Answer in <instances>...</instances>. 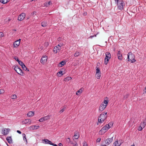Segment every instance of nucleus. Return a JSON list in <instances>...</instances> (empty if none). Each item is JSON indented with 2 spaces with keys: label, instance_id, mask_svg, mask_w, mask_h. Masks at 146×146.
Segmentation results:
<instances>
[{
  "label": "nucleus",
  "instance_id": "1",
  "mask_svg": "<svg viewBox=\"0 0 146 146\" xmlns=\"http://www.w3.org/2000/svg\"><path fill=\"white\" fill-rule=\"evenodd\" d=\"M107 112H103L101 114L98 118V122L100 123H103L107 118Z\"/></svg>",
  "mask_w": 146,
  "mask_h": 146
},
{
  "label": "nucleus",
  "instance_id": "2",
  "mask_svg": "<svg viewBox=\"0 0 146 146\" xmlns=\"http://www.w3.org/2000/svg\"><path fill=\"white\" fill-rule=\"evenodd\" d=\"M135 56L131 52H129L127 54V59L129 61H130L132 63L134 62L135 61Z\"/></svg>",
  "mask_w": 146,
  "mask_h": 146
},
{
  "label": "nucleus",
  "instance_id": "3",
  "mask_svg": "<svg viewBox=\"0 0 146 146\" xmlns=\"http://www.w3.org/2000/svg\"><path fill=\"white\" fill-rule=\"evenodd\" d=\"M109 129V127H108L107 125H106L105 126L103 127L99 131V134L102 135L104 134Z\"/></svg>",
  "mask_w": 146,
  "mask_h": 146
},
{
  "label": "nucleus",
  "instance_id": "4",
  "mask_svg": "<svg viewBox=\"0 0 146 146\" xmlns=\"http://www.w3.org/2000/svg\"><path fill=\"white\" fill-rule=\"evenodd\" d=\"M118 8L120 10H122L123 9L124 7L125 6V5L124 1L121 0L119 1L118 3H117Z\"/></svg>",
  "mask_w": 146,
  "mask_h": 146
},
{
  "label": "nucleus",
  "instance_id": "5",
  "mask_svg": "<svg viewBox=\"0 0 146 146\" xmlns=\"http://www.w3.org/2000/svg\"><path fill=\"white\" fill-rule=\"evenodd\" d=\"M14 69L18 74L21 76L23 75V73L22 72V70L18 66H15Z\"/></svg>",
  "mask_w": 146,
  "mask_h": 146
},
{
  "label": "nucleus",
  "instance_id": "6",
  "mask_svg": "<svg viewBox=\"0 0 146 146\" xmlns=\"http://www.w3.org/2000/svg\"><path fill=\"white\" fill-rule=\"evenodd\" d=\"M106 107V105H104L103 104H101L99 108V112L100 113L101 112L104 110Z\"/></svg>",
  "mask_w": 146,
  "mask_h": 146
},
{
  "label": "nucleus",
  "instance_id": "7",
  "mask_svg": "<svg viewBox=\"0 0 146 146\" xmlns=\"http://www.w3.org/2000/svg\"><path fill=\"white\" fill-rule=\"evenodd\" d=\"M21 39H19L15 41L13 44V46L14 48H17L20 44Z\"/></svg>",
  "mask_w": 146,
  "mask_h": 146
},
{
  "label": "nucleus",
  "instance_id": "8",
  "mask_svg": "<svg viewBox=\"0 0 146 146\" xmlns=\"http://www.w3.org/2000/svg\"><path fill=\"white\" fill-rule=\"evenodd\" d=\"M61 49V47L57 45L54 47L53 51L54 53H57L58 52H59Z\"/></svg>",
  "mask_w": 146,
  "mask_h": 146
},
{
  "label": "nucleus",
  "instance_id": "9",
  "mask_svg": "<svg viewBox=\"0 0 146 146\" xmlns=\"http://www.w3.org/2000/svg\"><path fill=\"white\" fill-rule=\"evenodd\" d=\"M25 16V13H22L18 16V19L19 21H22L24 19Z\"/></svg>",
  "mask_w": 146,
  "mask_h": 146
},
{
  "label": "nucleus",
  "instance_id": "10",
  "mask_svg": "<svg viewBox=\"0 0 146 146\" xmlns=\"http://www.w3.org/2000/svg\"><path fill=\"white\" fill-rule=\"evenodd\" d=\"M47 59V56H43L40 60V62L44 64L46 61Z\"/></svg>",
  "mask_w": 146,
  "mask_h": 146
},
{
  "label": "nucleus",
  "instance_id": "11",
  "mask_svg": "<svg viewBox=\"0 0 146 146\" xmlns=\"http://www.w3.org/2000/svg\"><path fill=\"white\" fill-rule=\"evenodd\" d=\"M113 137H112L111 138H108L107 139H106L105 141V142L106 144L108 145H109L110 143L113 141Z\"/></svg>",
  "mask_w": 146,
  "mask_h": 146
},
{
  "label": "nucleus",
  "instance_id": "12",
  "mask_svg": "<svg viewBox=\"0 0 146 146\" xmlns=\"http://www.w3.org/2000/svg\"><path fill=\"white\" fill-rule=\"evenodd\" d=\"M42 141H43V143H44L46 144H49L50 145H51L52 143L49 140L47 139H42Z\"/></svg>",
  "mask_w": 146,
  "mask_h": 146
},
{
  "label": "nucleus",
  "instance_id": "13",
  "mask_svg": "<svg viewBox=\"0 0 146 146\" xmlns=\"http://www.w3.org/2000/svg\"><path fill=\"white\" fill-rule=\"evenodd\" d=\"M9 130L10 129L8 128L4 129L3 130H2V131L3 132L2 133L4 135H7L9 133Z\"/></svg>",
  "mask_w": 146,
  "mask_h": 146
},
{
  "label": "nucleus",
  "instance_id": "14",
  "mask_svg": "<svg viewBox=\"0 0 146 146\" xmlns=\"http://www.w3.org/2000/svg\"><path fill=\"white\" fill-rule=\"evenodd\" d=\"M118 58L120 60H122L123 58L122 55L120 50H118L117 53Z\"/></svg>",
  "mask_w": 146,
  "mask_h": 146
},
{
  "label": "nucleus",
  "instance_id": "15",
  "mask_svg": "<svg viewBox=\"0 0 146 146\" xmlns=\"http://www.w3.org/2000/svg\"><path fill=\"white\" fill-rule=\"evenodd\" d=\"M146 124V117L145 119L143 120V122H141L140 124V125L144 128Z\"/></svg>",
  "mask_w": 146,
  "mask_h": 146
},
{
  "label": "nucleus",
  "instance_id": "16",
  "mask_svg": "<svg viewBox=\"0 0 146 146\" xmlns=\"http://www.w3.org/2000/svg\"><path fill=\"white\" fill-rule=\"evenodd\" d=\"M111 57V55L110 52H107L106 53V57L105 58H108V59H110Z\"/></svg>",
  "mask_w": 146,
  "mask_h": 146
},
{
  "label": "nucleus",
  "instance_id": "17",
  "mask_svg": "<svg viewBox=\"0 0 146 146\" xmlns=\"http://www.w3.org/2000/svg\"><path fill=\"white\" fill-rule=\"evenodd\" d=\"M31 122V120L29 119H26L23 121V123L24 124H26L29 123H30Z\"/></svg>",
  "mask_w": 146,
  "mask_h": 146
},
{
  "label": "nucleus",
  "instance_id": "18",
  "mask_svg": "<svg viewBox=\"0 0 146 146\" xmlns=\"http://www.w3.org/2000/svg\"><path fill=\"white\" fill-rule=\"evenodd\" d=\"M6 140L9 143H12V140L11 137H7L6 138Z\"/></svg>",
  "mask_w": 146,
  "mask_h": 146
},
{
  "label": "nucleus",
  "instance_id": "19",
  "mask_svg": "<svg viewBox=\"0 0 146 146\" xmlns=\"http://www.w3.org/2000/svg\"><path fill=\"white\" fill-rule=\"evenodd\" d=\"M66 62L64 61H62L58 64V66L59 67H61L63 66L65 64Z\"/></svg>",
  "mask_w": 146,
  "mask_h": 146
},
{
  "label": "nucleus",
  "instance_id": "20",
  "mask_svg": "<svg viewBox=\"0 0 146 146\" xmlns=\"http://www.w3.org/2000/svg\"><path fill=\"white\" fill-rule=\"evenodd\" d=\"M80 55V52L78 51H76L74 54V56L75 57H77L79 56Z\"/></svg>",
  "mask_w": 146,
  "mask_h": 146
},
{
  "label": "nucleus",
  "instance_id": "21",
  "mask_svg": "<svg viewBox=\"0 0 146 146\" xmlns=\"http://www.w3.org/2000/svg\"><path fill=\"white\" fill-rule=\"evenodd\" d=\"M34 115V113L31 111L29 112L27 114V115L29 117H32Z\"/></svg>",
  "mask_w": 146,
  "mask_h": 146
},
{
  "label": "nucleus",
  "instance_id": "22",
  "mask_svg": "<svg viewBox=\"0 0 146 146\" xmlns=\"http://www.w3.org/2000/svg\"><path fill=\"white\" fill-rule=\"evenodd\" d=\"M74 136L75 139H77L79 137V135L77 132H75Z\"/></svg>",
  "mask_w": 146,
  "mask_h": 146
},
{
  "label": "nucleus",
  "instance_id": "23",
  "mask_svg": "<svg viewBox=\"0 0 146 146\" xmlns=\"http://www.w3.org/2000/svg\"><path fill=\"white\" fill-rule=\"evenodd\" d=\"M47 25V23L46 21H43L41 23V26L43 27H45Z\"/></svg>",
  "mask_w": 146,
  "mask_h": 146
},
{
  "label": "nucleus",
  "instance_id": "24",
  "mask_svg": "<svg viewBox=\"0 0 146 146\" xmlns=\"http://www.w3.org/2000/svg\"><path fill=\"white\" fill-rule=\"evenodd\" d=\"M82 92V89H79L77 91L76 93V94L77 95H79L80 94H81Z\"/></svg>",
  "mask_w": 146,
  "mask_h": 146
},
{
  "label": "nucleus",
  "instance_id": "25",
  "mask_svg": "<svg viewBox=\"0 0 146 146\" xmlns=\"http://www.w3.org/2000/svg\"><path fill=\"white\" fill-rule=\"evenodd\" d=\"M101 73H96L95 74V77L97 79H100L101 76Z\"/></svg>",
  "mask_w": 146,
  "mask_h": 146
},
{
  "label": "nucleus",
  "instance_id": "26",
  "mask_svg": "<svg viewBox=\"0 0 146 146\" xmlns=\"http://www.w3.org/2000/svg\"><path fill=\"white\" fill-rule=\"evenodd\" d=\"M113 145L115 146H119L121 145V143H120L119 145L118 141L117 140V141H115Z\"/></svg>",
  "mask_w": 146,
  "mask_h": 146
},
{
  "label": "nucleus",
  "instance_id": "27",
  "mask_svg": "<svg viewBox=\"0 0 146 146\" xmlns=\"http://www.w3.org/2000/svg\"><path fill=\"white\" fill-rule=\"evenodd\" d=\"M9 1V0H1L0 2L3 4H5L7 3Z\"/></svg>",
  "mask_w": 146,
  "mask_h": 146
},
{
  "label": "nucleus",
  "instance_id": "28",
  "mask_svg": "<svg viewBox=\"0 0 146 146\" xmlns=\"http://www.w3.org/2000/svg\"><path fill=\"white\" fill-rule=\"evenodd\" d=\"M113 125V123L111 122L109 123L108 124H106L107 126L109 127V128L111 127Z\"/></svg>",
  "mask_w": 146,
  "mask_h": 146
},
{
  "label": "nucleus",
  "instance_id": "29",
  "mask_svg": "<svg viewBox=\"0 0 146 146\" xmlns=\"http://www.w3.org/2000/svg\"><path fill=\"white\" fill-rule=\"evenodd\" d=\"M110 59H108V58H105L104 59V64L106 65L108 63Z\"/></svg>",
  "mask_w": 146,
  "mask_h": 146
},
{
  "label": "nucleus",
  "instance_id": "30",
  "mask_svg": "<svg viewBox=\"0 0 146 146\" xmlns=\"http://www.w3.org/2000/svg\"><path fill=\"white\" fill-rule=\"evenodd\" d=\"M35 125H32L29 127V129L31 130L35 129Z\"/></svg>",
  "mask_w": 146,
  "mask_h": 146
},
{
  "label": "nucleus",
  "instance_id": "31",
  "mask_svg": "<svg viewBox=\"0 0 146 146\" xmlns=\"http://www.w3.org/2000/svg\"><path fill=\"white\" fill-rule=\"evenodd\" d=\"M43 117L44 121H45L49 119L50 118V117L49 115H47Z\"/></svg>",
  "mask_w": 146,
  "mask_h": 146
},
{
  "label": "nucleus",
  "instance_id": "32",
  "mask_svg": "<svg viewBox=\"0 0 146 146\" xmlns=\"http://www.w3.org/2000/svg\"><path fill=\"white\" fill-rule=\"evenodd\" d=\"M66 107L65 106H64L63 108H61V110L60 111L59 113H61L63 112L66 109Z\"/></svg>",
  "mask_w": 146,
  "mask_h": 146
},
{
  "label": "nucleus",
  "instance_id": "33",
  "mask_svg": "<svg viewBox=\"0 0 146 146\" xmlns=\"http://www.w3.org/2000/svg\"><path fill=\"white\" fill-rule=\"evenodd\" d=\"M51 4V2L50 1H49L48 3H45L44 5L46 7H48L49 5Z\"/></svg>",
  "mask_w": 146,
  "mask_h": 146
},
{
  "label": "nucleus",
  "instance_id": "34",
  "mask_svg": "<svg viewBox=\"0 0 146 146\" xmlns=\"http://www.w3.org/2000/svg\"><path fill=\"white\" fill-rule=\"evenodd\" d=\"M22 135L23 137V139L24 141H25L27 142V141L26 138V135L25 133H23Z\"/></svg>",
  "mask_w": 146,
  "mask_h": 146
},
{
  "label": "nucleus",
  "instance_id": "35",
  "mask_svg": "<svg viewBox=\"0 0 146 146\" xmlns=\"http://www.w3.org/2000/svg\"><path fill=\"white\" fill-rule=\"evenodd\" d=\"M62 73H63V72L62 71H61V70L60 71L57 73V74H60L61 75H58V76H61L63 74Z\"/></svg>",
  "mask_w": 146,
  "mask_h": 146
},
{
  "label": "nucleus",
  "instance_id": "36",
  "mask_svg": "<svg viewBox=\"0 0 146 146\" xmlns=\"http://www.w3.org/2000/svg\"><path fill=\"white\" fill-rule=\"evenodd\" d=\"M108 100H104V102L102 103V104H104V105H106V106H107V104H108Z\"/></svg>",
  "mask_w": 146,
  "mask_h": 146
},
{
  "label": "nucleus",
  "instance_id": "37",
  "mask_svg": "<svg viewBox=\"0 0 146 146\" xmlns=\"http://www.w3.org/2000/svg\"><path fill=\"white\" fill-rule=\"evenodd\" d=\"M96 73H100V68L98 67H96Z\"/></svg>",
  "mask_w": 146,
  "mask_h": 146
},
{
  "label": "nucleus",
  "instance_id": "38",
  "mask_svg": "<svg viewBox=\"0 0 146 146\" xmlns=\"http://www.w3.org/2000/svg\"><path fill=\"white\" fill-rule=\"evenodd\" d=\"M17 98V96L16 95L14 94L12 96L11 98L13 99H16Z\"/></svg>",
  "mask_w": 146,
  "mask_h": 146
},
{
  "label": "nucleus",
  "instance_id": "39",
  "mask_svg": "<svg viewBox=\"0 0 146 146\" xmlns=\"http://www.w3.org/2000/svg\"><path fill=\"white\" fill-rule=\"evenodd\" d=\"M71 144L73 145V146H78V144L77 142L75 143L72 142Z\"/></svg>",
  "mask_w": 146,
  "mask_h": 146
},
{
  "label": "nucleus",
  "instance_id": "40",
  "mask_svg": "<svg viewBox=\"0 0 146 146\" xmlns=\"http://www.w3.org/2000/svg\"><path fill=\"white\" fill-rule=\"evenodd\" d=\"M19 64L21 66H22V65H23L24 64V63L21 61H19L18 62Z\"/></svg>",
  "mask_w": 146,
  "mask_h": 146
},
{
  "label": "nucleus",
  "instance_id": "41",
  "mask_svg": "<svg viewBox=\"0 0 146 146\" xmlns=\"http://www.w3.org/2000/svg\"><path fill=\"white\" fill-rule=\"evenodd\" d=\"M143 128L140 125V126L138 128V130L139 131H141Z\"/></svg>",
  "mask_w": 146,
  "mask_h": 146
},
{
  "label": "nucleus",
  "instance_id": "42",
  "mask_svg": "<svg viewBox=\"0 0 146 146\" xmlns=\"http://www.w3.org/2000/svg\"><path fill=\"white\" fill-rule=\"evenodd\" d=\"M83 146H88L87 143L85 141L83 142Z\"/></svg>",
  "mask_w": 146,
  "mask_h": 146
},
{
  "label": "nucleus",
  "instance_id": "43",
  "mask_svg": "<svg viewBox=\"0 0 146 146\" xmlns=\"http://www.w3.org/2000/svg\"><path fill=\"white\" fill-rule=\"evenodd\" d=\"M64 45V44L63 43H59L57 45L58 46H60V47H61L63 46Z\"/></svg>",
  "mask_w": 146,
  "mask_h": 146
},
{
  "label": "nucleus",
  "instance_id": "44",
  "mask_svg": "<svg viewBox=\"0 0 146 146\" xmlns=\"http://www.w3.org/2000/svg\"><path fill=\"white\" fill-rule=\"evenodd\" d=\"M66 141L68 143L70 142V139L69 138H68L66 139Z\"/></svg>",
  "mask_w": 146,
  "mask_h": 146
},
{
  "label": "nucleus",
  "instance_id": "45",
  "mask_svg": "<svg viewBox=\"0 0 146 146\" xmlns=\"http://www.w3.org/2000/svg\"><path fill=\"white\" fill-rule=\"evenodd\" d=\"M39 121L40 122H42L44 121V119H43V117H42L39 119Z\"/></svg>",
  "mask_w": 146,
  "mask_h": 146
},
{
  "label": "nucleus",
  "instance_id": "46",
  "mask_svg": "<svg viewBox=\"0 0 146 146\" xmlns=\"http://www.w3.org/2000/svg\"><path fill=\"white\" fill-rule=\"evenodd\" d=\"M3 36V34L2 32H0V38H1Z\"/></svg>",
  "mask_w": 146,
  "mask_h": 146
},
{
  "label": "nucleus",
  "instance_id": "47",
  "mask_svg": "<svg viewBox=\"0 0 146 146\" xmlns=\"http://www.w3.org/2000/svg\"><path fill=\"white\" fill-rule=\"evenodd\" d=\"M15 59L18 62L19 61V59L18 58V57H15Z\"/></svg>",
  "mask_w": 146,
  "mask_h": 146
},
{
  "label": "nucleus",
  "instance_id": "48",
  "mask_svg": "<svg viewBox=\"0 0 146 146\" xmlns=\"http://www.w3.org/2000/svg\"><path fill=\"white\" fill-rule=\"evenodd\" d=\"M23 69V70H25V71L27 70L28 71H29V70L28 69L26 66L25 67H24Z\"/></svg>",
  "mask_w": 146,
  "mask_h": 146
},
{
  "label": "nucleus",
  "instance_id": "49",
  "mask_svg": "<svg viewBox=\"0 0 146 146\" xmlns=\"http://www.w3.org/2000/svg\"><path fill=\"white\" fill-rule=\"evenodd\" d=\"M71 78L70 77H67L66 78H65V79H66V80H70L71 79Z\"/></svg>",
  "mask_w": 146,
  "mask_h": 146
},
{
  "label": "nucleus",
  "instance_id": "50",
  "mask_svg": "<svg viewBox=\"0 0 146 146\" xmlns=\"http://www.w3.org/2000/svg\"><path fill=\"white\" fill-rule=\"evenodd\" d=\"M101 138H98L97 139L96 141L97 142H100V141H101Z\"/></svg>",
  "mask_w": 146,
  "mask_h": 146
},
{
  "label": "nucleus",
  "instance_id": "51",
  "mask_svg": "<svg viewBox=\"0 0 146 146\" xmlns=\"http://www.w3.org/2000/svg\"><path fill=\"white\" fill-rule=\"evenodd\" d=\"M45 45L46 46V47L48 46V42H46L45 43Z\"/></svg>",
  "mask_w": 146,
  "mask_h": 146
},
{
  "label": "nucleus",
  "instance_id": "52",
  "mask_svg": "<svg viewBox=\"0 0 146 146\" xmlns=\"http://www.w3.org/2000/svg\"><path fill=\"white\" fill-rule=\"evenodd\" d=\"M39 125L36 126V127H35V129H38L39 128Z\"/></svg>",
  "mask_w": 146,
  "mask_h": 146
},
{
  "label": "nucleus",
  "instance_id": "53",
  "mask_svg": "<svg viewBox=\"0 0 146 146\" xmlns=\"http://www.w3.org/2000/svg\"><path fill=\"white\" fill-rule=\"evenodd\" d=\"M96 36V35H93V36H90V38H93V37H94V36Z\"/></svg>",
  "mask_w": 146,
  "mask_h": 146
},
{
  "label": "nucleus",
  "instance_id": "54",
  "mask_svg": "<svg viewBox=\"0 0 146 146\" xmlns=\"http://www.w3.org/2000/svg\"><path fill=\"white\" fill-rule=\"evenodd\" d=\"M17 132L18 133L20 134H21V131H20L19 130H17Z\"/></svg>",
  "mask_w": 146,
  "mask_h": 146
},
{
  "label": "nucleus",
  "instance_id": "55",
  "mask_svg": "<svg viewBox=\"0 0 146 146\" xmlns=\"http://www.w3.org/2000/svg\"><path fill=\"white\" fill-rule=\"evenodd\" d=\"M52 144H51L52 145H53L54 146H58L56 144L52 143Z\"/></svg>",
  "mask_w": 146,
  "mask_h": 146
},
{
  "label": "nucleus",
  "instance_id": "56",
  "mask_svg": "<svg viewBox=\"0 0 146 146\" xmlns=\"http://www.w3.org/2000/svg\"><path fill=\"white\" fill-rule=\"evenodd\" d=\"M128 94H126L125 96L124 97V98H127V96H128Z\"/></svg>",
  "mask_w": 146,
  "mask_h": 146
},
{
  "label": "nucleus",
  "instance_id": "57",
  "mask_svg": "<svg viewBox=\"0 0 146 146\" xmlns=\"http://www.w3.org/2000/svg\"><path fill=\"white\" fill-rule=\"evenodd\" d=\"M21 66L23 69L24 67H26V66L24 64L23 65H22Z\"/></svg>",
  "mask_w": 146,
  "mask_h": 146
},
{
  "label": "nucleus",
  "instance_id": "58",
  "mask_svg": "<svg viewBox=\"0 0 146 146\" xmlns=\"http://www.w3.org/2000/svg\"><path fill=\"white\" fill-rule=\"evenodd\" d=\"M59 146H63V145L61 143H59L58 144Z\"/></svg>",
  "mask_w": 146,
  "mask_h": 146
},
{
  "label": "nucleus",
  "instance_id": "59",
  "mask_svg": "<svg viewBox=\"0 0 146 146\" xmlns=\"http://www.w3.org/2000/svg\"><path fill=\"white\" fill-rule=\"evenodd\" d=\"M115 3H118V2H119V0H114Z\"/></svg>",
  "mask_w": 146,
  "mask_h": 146
},
{
  "label": "nucleus",
  "instance_id": "60",
  "mask_svg": "<svg viewBox=\"0 0 146 146\" xmlns=\"http://www.w3.org/2000/svg\"><path fill=\"white\" fill-rule=\"evenodd\" d=\"M144 92H145V93H146V87L145 88V90H144Z\"/></svg>",
  "mask_w": 146,
  "mask_h": 146
},
{
  "label": "nucleus",
  "instance_id": "61",
  "mask_svg": "<svg viewBox=\"0 0 146 146\" xmlns=\"http://www.w3.org/2000/svg\"><path fill=\"white\" fill-rule=\"evenodd\" d=\"M36 13V12H33V14L34 15V14H35Z\"/></svg>",
  "mask_w": 146,
  "mask_h": 146
},
{
  "label": "nucleus",
  "instance_id": "62",
  "mask_svg": "<svg viewBox=\"0 0 146 146\" xmlns=\"http://www.w3.org/2000/svg\"><path fill=\"white\" fill-rule=\"evenodd\" d=\"M1 90H0V94H1Z\"/></svg>",
  "mask_w": 146,
  "mask_h": 146
},
{
  "label": "nucleus",
  "instance_id": "63",
  "mask_svg": "<svg viewBox=\"0 0 146 146\" xmlns=\"http://www.w3.org/2000/svg\"><path fill=\"white\" fill-rule=\"evenodd\" d=\"M101 146H106V145H102Z\"/></svg>",
  "mask_w": 146,
  "mask_h": 146
},
{
  "label": "nucleus",
  "instance_id": "64",
  "mask_svg": "<svg viewBox=\"0 0 146 146\" xmlns=\"http://www.w3.org/2000/svg\"><path fill=\"white\" fill-rule=\"evenodd\" d=\"M131 146H135V145H131Z\"/></svg>",
  "mask_w": 146,
  "mask_h": 146
}]
</instances>
